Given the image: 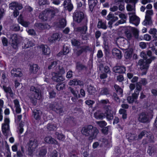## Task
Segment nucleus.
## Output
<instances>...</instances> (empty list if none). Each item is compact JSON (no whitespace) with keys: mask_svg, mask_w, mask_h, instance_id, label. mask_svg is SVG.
Returning a JSON list of instances; mask_svg holds the SVG:
<instances>
[{"mask_svg":"<svg viewBox=\"0 0 157 157\" xmlns=\"http://www.w3.org/2000/svg\"><path fill=\"white\" fill-rule=\"evenodd\" d=\"M57 64V62L56 61L52 60L48 68L50 69L56 67L55 72L52 73V79L55 81L60 82L64 80V78L62 75L65 73V71L62 67L56 66Z\"/></svg>","mask_w":157,"mask_h":157,"instance_id":"f257e3e1","label":"nucleus"},{"mask_svg":"<svg viewBox=\"0 0 157 157\" xmlns=\"http://www.w3.org/2000/svg\"><path fill=\"white\" fill-rule=\"evenodd\" d=\"M140 55L145 60V62L143 59H140L138 63V65L140 66V68L142 71L141 75H143L146 74L149 67V64L151 63L152 60L155 59V57L152 56L149 59H147V55L144 52H141Z\"/></svg>","mask_w":157,"mask_h":157,"instance_id":"f03ea898","label":"nucleus"},{"mask_svg":"<svg viewBox=\"0 0 157 157\" xmlns=\"http://www.w3.org/2000/svg\"><path fill=\"white\" fill-rule=\"evenodd\" d=\"M81 132L85 136H89L90 139L92 140L95 138L98 133V131L92 125H89L83 127L81 130Z\"/></svg>","mask_w":157,"mask_h":157,"instance_id":"7ed1b4c3","label":"nucleus"},{"mask_svg":"<svg viewBox=\"0 0 157 157\" xmlns=\"http://www.w3.org/2000/svg\"><path fill=\"white\" fill-rule=\"evenodd\" d=\"M109 108L110 106H109L106 108H105V113H101L100 111H99L95 113L94 114L95 117L97 119H101L105 116H106L108 120L112 119L113 117Z\"/></svg>","mask_w":157,"mask_h":157,"instance_id":"20e7f679","label":"nucleus"},{"mask_svg":"<svg viewBox=\"0 0 157 157\" xmlns=\"http://www.w3.org/2000/svg\"><path fill=\"white\" fill-rule=\"evenodd\" d=\"M30 91L32 94L29 95V98L32 102L35 104L36 100H39L41 98V93L39 90L36 89L33 86L31 87Z\"/></svg>","mask_w":157,"mask_h":157,"instance_id":"39448f33","label":"nucleus"},{"mask_svg":"<svg viewBox=\"0 0 157 157\" xmlns=\"http://www.w3.org/2000/svg\"><path fill=\"white\" fill-rule=\"evenodd\" d=\"M58 10L55 8H52L51 9L47 10L46 11H44L42 13H41L39 17L40 19L43 20H47V16L52 15L53 16L56 13H58Z\"/></svg>","mask_w":157,"mask_h":157,"instance_id":"423d86ee","label":"nucleus"},{"mask_svg":"<svg viewBox=\"0 0 157 157\" xmlns=\"http://www.w3.org/2000/svg\"><path fill=\"white\" fill-rule=\"evenodd\" d=\"M10 119L7 117H5L4 123L2 124V131L5 136H9L11 135L9 130Z\"/></svg>","mask_w":157,"mask_h":157,"instance_id":"0eeeda50","label":"nucleus"},{"mask_svg":"<svg viewBox=\"0 0 157 157\" xmlns=\"http://www.w3.org/2000/svg\"><path fill=\"white\" fill-rule=\"evenodd\" d=\"M153 109H151V112L148 113L147 112H142L139 115L138 120L141 122L145 123L149 121L150 118H152V111Z\"/></svg>","mask_w":157,"mask_h":157,"instance_id":"6e6552de","label":"nucleus"},{"mask_svg":"<svg viewBox=\"0 0 157 157\" xmlns=\"http://www.w3.org/2000/svg\"><path fill=\"white\" fill-rule=\"evenodd\" d=\"M22 7L21 4L16 2H13L9 5L10 8L11 10H14L13 15L15 17H17L19 15V13L17 10H21Z\"/></svg>","mask_w":157,"mask_h":157,"instance_id":"1a4fd4ad","label":"nucleus"},{"mask_svg":"<svg viewBox=\"0 0 157 157\" xmlns=\"http://www.w3.org/2000/svg\"><path fill=\"white\" fill-rule=\"evenodd\" d=\"M141 89V86L138 84L137 86H136V89L135 90V93L132 94V97L129 96L127 98V100L129 103H131L133 102L136 101L138 97L139 91Z\"/></svg>","mask_w":157,"mask_h":157,"instance_id":"9d476101","label":"nucleus"},{"mask_svg":"<svg viewBox=\"0 0 157 157\" xmlns=\"http://www.w3.org/2000/svg\"><path fill=\"white\" fill-rule=\"evenodd\" d=\"M130 22L135 25L137 26L140 23V19L135 15V13H129Z\"/></svg>","mask_w":157,"mask_h":157,"instance_id":"9b49d317","label":"nucleus"},{"mask_svg":"<svg viewBox=\"0 0 157 157\" xmlns=\"http://www.w3.org/2000/svg\"><path fill=\"white\" fill-rule=\"evenodd\" d=\"M37 146V141L33 138L31 139L26 146L29 151H32Z\"/></svg>","mask_w":157,"mask_h":157,"instance_id":"f8f14e48","label":"nucleus"},{"mask_svg":"<svg viewBox=\"0 0 157 157\" xmlns=\"http://www.w3.org/2000/svg\"><path fill=\"white\" fill-rule=\"evenodd\" d=\"M84 14L82 12H75L73 16L74 21L78 22H80L83 18Z\"/></svg>","mask_w":157,"mask_h":157,"instance_id":"ddd939ff","label":"nucleus"},{"mask_svg":"<svg viewBox=\"0 0 157 157\" xmlns=\"http://www.w3.org/2000/svg\"><path fill=\"white\" fill-rule=\"evenodd\" d=\"M106 19L107 20H109L108 24L109 25V27H111L113 22L117 20L118 18L117 17L114 16L111 13H109L107 16Z\"/></svg>","mask_w":157,"mask_h":157,"instance_id":"4468645a","label":"nucleus"},{"mask_svg":"<svg viewBox=\"0 0 157 157\" xmlns=\"http://www.w3.org/2000/svg\"><path fill=\"white\" fill-rule=\"evenodd\" d=\"M11 75L13 77H21L22 74L21 69L19 68H14L11 71Z\"/></svg>","mask_w":157,"mask_h":157,"instance_id":"2eb2a0df","label":"nucleus"},{"mask_svg":"<svg viewBox=\"0 0 157 157\" xmlns=\"http://www.w3.org/2000/svg\"><path fill=\"white\" fill-rule=\"evenodd\" d=\"M63 6L66 9L70 11L73 8L72 5L71 3V0H65L63 3Z\"/></svg>","mask_w":157,"mask_h":157,"instance_id":"dca6fc26","label":"nucleus"},{"mask_svg":"<svg viewBox=\"0 0 157 157\" xmlns=\"http://www.w3.org/2000/svg\"><path fill=\"white\" fill-rule=\"evenodd\" d=\"M43 54L45 55H48L50 53V48L46 45H41L39 47Z\"/></svg>","mask_w":157,"mask_h":157,"instance_id":"f3484780","label":"nucleus"},{"mask_svg":"<svg viewBox=\"0 0 157 157\" xmlns=\"http://www.w3.org/2000/svg\"><path fill=\"white\" fill-rule=\"evenodd\" d=\"M23 47L24 48H27L34 45V43L33 42L29 41L28 39H25L23 42Z\"/></svg>","mask_w":157,"mask_h":157,"instance_id":"a211bd4d","label":"nucleus"},{"mask_svg":"<svg viewBox=\"0 0 157 157\" xmlns=\"http://www.w3.org/2000/svg\"><path fill=\"white\" fill-rule=\"evenodd\" d=\"M61 36L62 35L61 34L58 33H55L49 37L48 40L50 42H53L56 40L59 39L61 37Z\"/></svg>","mask_w":157,"mask_h":157,"instance_id":"6ab92c4d","label":"nucleus"},{"mask_svg":"<svg viewBox=\"0 0 157 157\" xmlns=\"http://www.w3.org/2000/svg\"><path fill=\"white\" fill-rule=\"evenodd\" d=\"M113 70L116 73H123L125 72L126 69L124 67L117 66L114 67Z\"/></svg>","mask_w":157,"mask_h":157,"instance_id":"aec40b11","label":"nucleus"},{"mask_svg":"<svg viewBox=\"0 0 157 157\" xmlns=\"http://www.w3.org/2000/svg\"><path fill=\"white\" fill-rule=\"evenodd\" d=\"M119 17L121 20L117 22L115 24L116 25H118L119 24H122L125 22L127 17L125 14L123 13L120 14L119 15Z\"/></svg>","mask_w":157,"mask_h":157,"instance_id":"412c9836","label":"nucleus"},{"mask_svg":"<svg viewBox=\"0 0 157 157\" xmlns=\"http://www.w3.org/2000/svg\"><path fill=\"white\" fill-rule=\"evenodd\" d=\"M39 68L37 64H34L30 66L29 72L30 74H36L38 71Z\"/></svg>","mask_w":157,"mask_h":157,"instance_id":"4be33fe9","label":"nucleus"},{"mask_svg":"<svg viewBox=\"0 0 157 157\" xmlns=\"http://www.w3.org/2000/svg\"><path fill=\"white\" fill-rule=\"evenodd\" d=\"M18 21L22 25L25 27H27L29 25V22L24 21L23 20V17L21 15L19 17Z\"/></svg>","mask_w":157,"mask_h":157,"instance_id":"5701e85b","label":"nucleus"},{"mask_svg":"<svg viewBox=\"0 0 157 157\" xmlns=\"http://www.w3.org/2000/svg\"><path fill=\"white\" fill-rule=\"evenodd\" d=\"M42 112L40 110H35L34 111L33 115L35 118L37 120L41 119V121H42V119L40 118V116L42 115Z\"/></svg>","mask_w":157,"mask_h":157,"instance_id":"b1692460","label":"nucleus"},{"mask_svg":"<svg viewBox=\"0 0 157 157\" xmlns=\"http://www.w3.org/2000/svg\"><path fill=\"white\" fill-rule=\"evenodd\" d=\"M112 53L113 55L117 58L120 59L121 57V51L119 50L114 48L112 50Z\"/></svg>","mask_w":157,"mask_h":157,"instance_id":"393cba45","label":"nucleus"},{"mask_svg":"<svg viewBox=\"0 0 157 157\" xmlns=\"http://www.w3.org/2000/svg\"><path fill=\"white\" fill-rule=\"evenodd\" d=\"M88 4L90 10L92 11L98 2L97 0H88Z\"/></svg>","mask_w":157,"mask_h":157,"instance_id":"a878e982","label":"nucleus"},{"mask_svg":"<svg viewBox=\"0 0 157 157\" xmlns=\"http://www.w3.org/2000/svg\"><path fill=\"white\" fill-rule=\"evenodd\" d=\"M44 140L47 143L55 144H58L56 141L51 137H46L44 138Z\"/></svg>","mask_w":157,"mask_h":157,"instance_id":"bb28decb","label":"nucleus"},{"mask_svg":"<svg viewBox=\"0 0 157 157\" xmlns=\"http://www.w3.org/2000/svg\"><path fill=\"white\" fill-rule=\"evenodd\" d=\"M71 93L73 94L75 98H72L71 100L73 101H75L76 99L77 98L79 97V95L78 94V91L77 90H75L71 88Z\"/></svg>","mask_w":157,"mask_h":157,"instance_id":"cd10ccee","label":"nucleus"},{"mask_svg":"<svg viewBox=\"0 0 157 157\" xmlns=\"http://www.w3.org/2000/svg\"><path fill=\"white\" fill-rule=\"evenodd\" d=\"M132 49H127L125 52L124 57L126 59H129L132 56Z\"/></svg>","mask_w":157,"mask_h":157,"instance_id":"c85d7f7f","label":"nucleus"},{"mask_svg":"<svg viewBox=\"0 0 157 157\" xmlns=\"http://www.w3.org/2000/svg\"><path fill=\"white\" fill-rule=\"evenodd\" d=\"M69 84L70 85H81L82 84V82L76 79H74L71 80L69 82Z\"/></svg>","mask_w":157,"mask_h":157,"instance_id":"c756f323","label":"nucleus"},{"mask_svg":"<svg viewBox=\"0 0 157 157\" xmlns=\"http://www.w3.org/2000/svg\"><path fill=\"white\" fill-rule=\"evenodd\" d=\"M152 23V22L151 19V17H145V20L144 21L142 24L143 25H151Z\"/></svg>","mask_w":157,"mask_h":157,"instance_id":"7c9ffc66","label":"nucleus"},{"mask_svg":"<svg viewBox=\"0 0 157 157\" xmlns=\"http://www.w3.org/2000/svg\"><path fill=\"white\" fill-rule=\"evenodd\" d=\"M3 89L4 91L7 94H8L11 96H13V93L10 87H6L5 86H3Z\"/></svg>","mask_w":157,"mask_h":157,"instance_id":"2f4dec72","label":"nucleus"},{"mask_svg":"<svg viewBox=\"0 0 157 157\" xmlns=\"http://www.w3.org/2000/svg\"><path fill=\"white\" fill-rule=\"evenodd\" d=\"M47 152L46 150L44 147H43L40 150L38 157H44Z\"/></svg>","mask_w":157,"mask_h":157,"instance_id":"473e14b6","label":"nucleus"},{"mask_svg":"<svg viewBox=\"0 0 157 157\" xmlns=\"http://www.w3.org/2000/svg\"><path fill=\"white\" fill-rule=\"evenodd\" d=\"M36 26L40 29H49L50 28V26L48 24L43 25L41 23H36L35 24Z\"/></svg>","mask_w":157,"mask_h":157,"instance_id":"72a5a7b5","label":"nucleus"},{"mask_svg":"<svg viewBox=\"0 0 157 157\" xmlns=\"http://www.w3.org/2000/svg\"><path fill=\"white\" fill-rule=\"evenodd\" d=\"M4 103L2 99H0V121H2L3 119L2 108L3 107Z\"/></svg>","mask_w":157,"mask_h":157,"instance_id":"f704fd0d","label":"nucleus"},{"mask_svg":"<svg viewBox=\"0 0 157 157\" xmlns=\"http://www.w3.org/2000/svg\"><path fill=\"white\" fill-rule=\"evenodd\" d=\"M66 21L64 19H61L58 24V26L59 28L64 27L66 26Z\"/></svg>","mask_w":157,"mask_h":157,"instance_id":"c9c22d12","label":"nucleus"},{"mask_svg":"<svg viewBox=\"0 0 157 157\" xmlns=\"http://www.w3.org/2000/svg\"><path fill=\"white\" fill-rule=\"evenodd\" d=\"M78 31L80 32L81 33L85 34L87 30V27L86 26H84L82 27H79L77 29Z\"/></svg>","mask_w":157,"mask_h":157,"instance_id":"e433bc0d","label":"nucleus"},{"mask_svg":"<svg viewBox=\"0 0 157 157\" xmlns=\"http://www.w3.org/2000/svg\"><path fill=\"white\" fill-rule=\"evenodd\" d=\"M98 27L99 28H102L104 29H106L105 23L104 22H103L101 21H99L98 24Z\"/></svg>","mask_w":157,"mask_h":157,"instance_id":"4c0bfd02","label":"nucleus"},{"mask_svg":"<svg viewBox=\"0 0 157 157\" xmlns=\"http://www.w3.org/2000/svg\"><path fill=\"white\" fill-rule=\"evenodd\" d=\"M119 113L120 114L122 115V117L123 119L126 118L127 114L125 110L121 109H120Z\"/></svg>","mask_w":157,"mask_h":157,"instance_id":"58836bf2","label":"nucleus"},{"mask_svg":"<svg viewBox=\"0 0 157 157\" xmlns=\"http://www.w3.org/2000/svg\"><path fill=\"white\" fill-rule=\"evenodd\" d=\"M131 29L133 32L134 37L136 38H137L139 36L138 30L137 29L134 27H132Z\"/></svg>","mask_w":157,"mask_h":157,"instance_id":"ea45409f","label":"nucleus"},{"mask_svg":"<svg viewBox=\"0 0 157 157\" xmlns=\"http://www.w3.org/2000/svg\"><path fill=\"white\" fill-rule=\"evenodd\" d=\"M114 87L116 91L121 95L120 96H122L123 93L122 89L117 85H115Z\"/></svg>","mask_w":157,"mask_h":157,"instance_id":"a19ab883","label":"nucleus"},{"mask_svg":"<svg viewBox=\"0 0 157 157\" xmlns=\"http://www.w3.org/2000/svg\"><path fill=\"white\" fill-rule=\"evenodd\" d=\"M69 48H68L65 46H64L63 51L60 52L59 54H63V55H66L67 53H68L69 52Z\"/></svg>","mask_w":157,"mask_h":157,"instance_id":"79ce46f5","label":"nucleus"},{"mask_svg":"<svg viewBox=\"0 0 157 157\" xmlns=\"http://www.w3.org/2000/svg\"><path fill=\"white\" fill-rule=\"evenodd\" d=\"M12 38L13 41L15 43L14 45H13V47L14 48H16L17 46V35L16 34L13 35Z\"/></svg>","mask_w":157,"mask_h":157,"instance_id":"37998d69","label":"nucleus"},{"mask_svg":"<svg viewBox=\"0 0 157 157\" xmlns=\"http://www.w3.org/2000/svg\"><path fill=\"white\" fill-rule=\"evenodd\" d=\"M56 135L57 138L59 140H63L65 139V136L62 134L56 132Z\"/></svg>","mask_w":157,"mask_h":157,"instance_id":"c03bdc74","label":"nucleus"},{"mask_svg":"<svg viewBox=\"0 0 157 157\" xmlns=\"http://www.w3.org/2000/svg\"><path fill=\"white\" fill-rule=\"evenodd\" d=\"M88 91L89 93L92 94L95 92V88L92 86H90L88 88Z\"/></svg>","mask_w":157,"mask_h":157,"instance_id":"a18cd8bd","label":"nucleus"},{"mask_svg":"<svg viewBox=\"0 0 157 157\" xmlns=\"http://www.w3.org/2000/svg\"><path fill=\"white\" fill-rule=\"evenodd\" d=\"M56 126L53 124H48L47 126L48 129L49 130H52L55 129L56 128Z\"/></svg>","mask_w":157,"mask_h":157,"instance_id":"49530a36","label":"nucleus"},{"mask_svg":"<svg viewBox=\"0 0 157 157\" xmlns=\"http://www.w3.org/2000/svg\"><path fill=\"white\" fill-rule=\"evenodd\" d=\"M127 9L128 11H133V13H134V12L135 11V6H132L130 4H128L127 6Z\"/></svg>","mask_w":157,"mask_h":157,"instance_id":"de8ad7c7","label":"nucleus"},{"mask_svg":"<svg viewBox=\"0 0 157 157\" xmlns=\"http://www.w3.org/2000/svg\"><path fill=\"white\" fill-rule=\"evenodd\" d=\"M90 49L88 46L83 47L81 49V52H79L78 53V54H80L82 52H87L88 50H90Z\"/></svg>","mask_w":157,"mask_h":157,"instance_id":"09e8293b","label":"nucleus"},{"mask_svg":"<svg viewBox=\"0 0 157 157\" xmlns=\"http://www.w3.org/2000/svg\"><path fill=\"white\" fill-rule=\"evenodd\" d=\"M64 87V85L62 83L58 84L56 86V88L58 90H62Z\"/></svg>","mask_w":157,"mask_h":157,"instance_id":"8fccbe9b","label":"nucleus"},{"mask_svg":"<svg viewBox=\"0 0 157 157\" xmlns=\"http://www.w3.org/2000/svg\"><path fill=\"white\" fill-rule=\"evenodd\" d=\"M100 94L101 95H107L109 94L108 90L106 88L102 89L101 91Z\"/></svg>","mask_w":157,"mask_h":157,"instance_id":"3c124183","label":"nucleus"},{"mask_svg":"<svg viewBox=\"0 0 157 157\" xmlns=\"http://www.w3.org/2000/svg\"><path fill=\"white\" fill-rule=\"evenodd\" d=\"M96 123L100 127H101L106 125V123L104 121H97Z\"/></svg>","mask_w":157,"mask_h":157,"instance_id":"603ef678","label":"nucleus"},{"mask_svg":"<svg viewBox=\"0 0 157 157\" xmlns=\"http://www.w3.org/2000/svg\"><path fill=\"white\" fill-rule=\"evenodd\" d=\"M72 44L73 45L76 46H78L80 44L79 42L75 39H73L72 40Z\"/></svg>","mask_w":157,"mask_h":157,"instance_id":"864d4df0","label":"nucleus"},{"mask_svg":"<svg viewBox=\"0 0 157 157\" xmlns=\"http://www.w3.org/2000/svg\"><path fill=\"white\" fill-rule=\"evenodd\" d=\"M153 14V11L151 10H149L146 11V15L145 17H151L150 16L152 15Z\"/></svg>","mask_w":157,"mask_h":157,"instance_id":"5fc2aeb1","label":"nucleus"},{"mask_svg":"<svg viewBox=\"0 0 157 157\" xmlns=\"http://www.w3.org/2000/svg\"><path fill=\"white\" fill-rule=\"evenodd\" d=\"M111 127L110 126H108L102 129V132L105 134L107 133L111 129Z\"/></svg>","mask_w":157,"mask_h":157,"instance_id":"6e6d98bb","label":"nucleus"},{"mask_svg":"<svg viewBox=\"0 0 157 157\" xmlns=\"http://www.w3.org/2000/svg\"><path fill=\"white\" fill-rule=\"evenodd\" d=\"M23 123L22 122L20 123L18 127V129L19 130V132L21 134L23 132Z\"/></svg>","mask_w":157,"mask_h":157,"instance_id":"4d7b16f0","label":"nucleus"},{"mask_svg":"<svg viewBox=\"0 0 157 157\" xmlns=\"http://www.w3.org/2000/svg\"><path fill=\"white\" fill-rule=\"evenodd\" d=\"M140 83H141L143 85H145L147 83V82L145 79L143 78L141 79V80L139 82V83H137L136 86L138 84L139 86H141H141L139 84Z\"/></svg>","mask_w":157,"mask_h":157,"instance_id":"13d9d810","label":"nucleus"},{"mask_svg":"<svg viewBox=\"0 0 157 157\" xmlns=\"http://www.w3.org/2000/svg\"><path fill=\"white\" fill-rule=\"evenodd\" d=\"M144 39L147 41H150L151 39V36L148 34H146L144 35Z\"/></svg>","mask_w":157,"mask_h":157,"instance_id":"bf43d9fd","label":"nucleus"},{"mask_svg":"<svg viewBox=\"0 0 157 157\" xmlns=\"http://www.w3.org/2000/svg\"><path fill=\"white\" fill-rule=\"evenodd\" d=\"M50 157H57V152L54 150L50 155Z\"/></svg>","mask_w":157,"mask_h":157,"instance_id":"052dcab7","label":"nucleus"},{"mask_svg":"<svg viewBox=\"0 0 157 157\" xmlns=\"http://www.w3.org/2000/svg\"><path fill=\"white\" fill-rule=\"evenodd\" d=\"M107 77V74L102 72L100 74V78L101 79H103L106 78Z\"/></svg>","mask_w":157,"mask_h":157,"instance_id":"680f3d73","label":"nucleus"},{"mask_svg":"<svg viewBox=\"0 0 157 157\" xmlns=\"http://www.w3.org/2000/svg\"><path fill=\"white\" fill-rule=\"evenodd\" d=\"M100 103L103 105L107 104L109 103V101L108 100L106 99L101 100Z\"/></svg>","mask_w":157,"mask_h":157,"instance_id":"e2e57ef3","label":"nucleus"},{"mask_svg":"<svg viewBox=\"0 0 157 157\" xmlns=\"http://www.w3.org/2000/svg\"><path fill=\"white\" fill-rule=\"evenodd\" d=\"M157 30L155 29H150L149 31V33L153 35L155 34V33H156Z\"/></svg>","mask_w":157,"mask_h":157,"instance_id":"0e129e2a","label":"nucleus"},{"mask_svg":"<svg viewBox=\"0 0 157 157\" xmlns=\"http://www.w3.org/2000/svg\"><path fill=\"white\" fill-rule=\"evenodd\" d=\"M13 103L14 104L15 107L20 106L19 104V102L17 100H14L13 101Z\"/></svg>","mask_w":157,"mask_h":157,"instance_id":"69168bd1","label":"nucleus"},{"mask_svg":"<svg viewBox=\"0 0 157 157\" xmlns=\"http://www.w3.org/2000/svg\"><path fill=\"white\" fill-rule=\"evenodd\" d=\"M139 46L142 48L144 49L146 48V45L145 43L144 42H141L140 43Z\"/></svg>","mask_w":157,"mask_h":157,"instance_id":"338daca9","label":"nucleus"},{"mask_svg":"<svg viewBox=\"0 0 157 157\" xmlns=\"http://www.w3.org/2000/svg\"><path fill=\"white\" fill-rule=\"evenodd\" d=\"M27 32L29 34L32 35H34L35 34V32L33 29H29L27 31Z\"/></svg>","mask_w":157,"mask_h":157,"instance_id":"774afa93","label":"nucleus"}]
</instances>
